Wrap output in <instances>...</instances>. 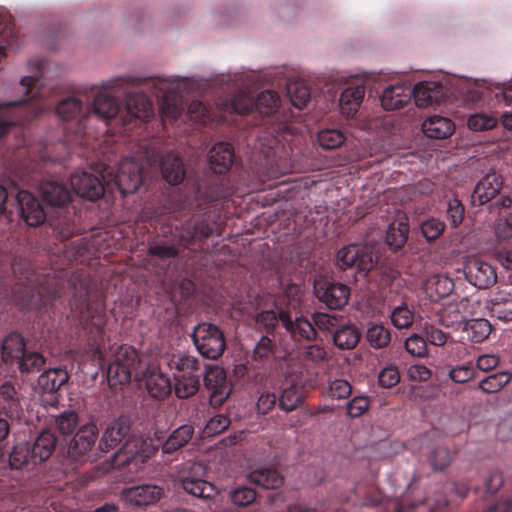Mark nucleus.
Listing matches in <instances>:
<instances>
[{"label":"nucleus","instance_id":"1","mask_svg":"<svg viewBox=\"0 0 512 512\" xmlns=\"http://www.w3.org/2000/svg\"><path fill=\"white\" fill-rule=\"evenodd\" d=\"M143 87L154 95L160 104L163 117L177 120L182 114V92L185 82L163 77L121 76L103 83L93 94L90 104L84 106L78 97L62 99L56 106V112L65 121L74 120L65 129L73 132L71 141L76 145H88L86 122L92 118L106 124L120 116L123 125H129L133 119L148 120L152 114V102L144 93H131V88Z\"/></svg>","mask_w":512,"mask_h":512},{"label":"nucleus","instance_id":"2","mask_svg":"<svg viewBox=\"0 0 512 512\" xmlns=\"http://www.w3.org/2000/svg\"><path fill=\"white\" fill-rule=\"evenodd\" d=\"M44 62L40 59L29 61V70L33 75L21 79L25 88V97L17 101L0 103V137L6 135L14 125H24L38 117L44 110L40 102L42 89L38 87L43 74Z\"/></svg>","mask_w":512,"mask_h":512},{"label":"nucleus","instance_id":"3","mask_svg":"<svg viewBox=\"0 0 512 512\" xmlns=\"http://www.w3.org/2000/svg\"><path fill=\"white\" fill-rule=\"evenodd\" d=\"M130 429L129 420L124 417L113 421L100 438L99 449L102 452H108L124 441L123 446L115 455V465L137 471L140 465L144 463L145 457L141 451L140 441L130 439Z\"/></svg>","mask_w":512,"mask_h":512},{"label":"nucleus","instance_id":"4","mask_svg":"<svg viewBox=\"0 0 512 512\" xmlns=\"http://www.w3.org/2000/svg\"><path fill=\"white\" fill-rule=\"evenodd\" d=\"M207 467L201 461H187L178 469L177 478L182 489L191 496L203 500H213L219 495V489L206 481Z\"/></svg>","mask_w":512,"mask_h":512},{"label":"nucleus","instance_id":"5","mask_svg":"<svg viewBox=\"0 0 512 512\" xmlns=\"http://www.w3.org/2000/svg\"><path fill=\"white\" fill-rule=\"evenodd\" d=\"M139 365L140 358L138 352L132 346H119L107 366L109 386L112 389H117L129 384L132 377L138 379Z\"/></svg>","mask_w":512,"mask_h":512},{"label":"nucleus","instance_id":"6","mask_svg":"<svg viewBox=\"0 0 512 512\" xmlns=\"http://www.w3.org/2000/svg\"><path fill=\"white\" fill-rule=\"evenodd\" d=\"M473 205L491 203L494 208H511L512 198L507 187L503 185V178L496 172L486 174L475 186L471 195Z\"/></svg>","mask_w":512,"mask_h":512},{"label":"nucleus","instance_id":"7","mask_svg":"<svg viewBox=\"0 0 512 512\" xmlns=\"http://www.w3.org/2000/svg\"><path fill=\"white\" fill-rule=\"evenodd\" d=\"M106 325V313L103 308L87 307L86 314L83 316V328L89 334L90 359L104 368L105 357L102 351L104 338V327Z\"/></svg>","mask_w":512,"mask_h":512},{"label":"nucleus","instance_id":"8","mask_svg":"<svg viewBox=\"0 0 512 512\" xmlns=\"http://www.w3.org/2000/svg\"><path fill=\"white\" fill-rule=\"evenodd\" d=\"M62 288L60 281L47 274L36 289L24 287L25 297L19 301V304L24 309L46 311L52 302L60 297Z\"/></svg>","mask_w":512,"mask_h":512},{"label":"nucleus","instance_id":"9","mask_svg":"<svg viewBox=\"0 0 512 512\" xmlns=\"http://www.w3.org/2000/svg\"><path fill=\"white\" fill-rule=\"evenodd\" d=\"M280 97L277 92L272 90L262 91L256 99L248 96L236 98L230 107L240 115L259 114L263 117L273 116L279 107ZM229 107L226 101V109Z\"/></svg>","mask_w":512,"mask_h":512},{"label":"nucleus","instance_id":"10","mask_svg":"<svg viewBox=\"0 0 512 512\" xmlns=\"http://www.w3.org/2000/svg\"><path fill=\"white\" fill-rule=\"evenodd\" d=\"M107 168L104 167L102 172L113 177V181L123 195L135 193L143 183L145 165L136 158H123L115 174L107 172Z\"/></svg>","mask_w":512,"mask_h":512},{"label":"nucleus","instance_id":"11","mask_svg":"<svg viewBox=\"0 0 512 512\" xmlns=\"http://www.w3.org/2000/svg\"><path fill=\"white\" fill-rule=\"evenodd\" d=\"M376 263L373 248L368 245L350 244L337 252L336 264L342 269L355 268L366 274Z\"/></svg>","mask_w":512,"mask_h":512},{"label":"nucleus","instance_id":"12","mask_svg":"<svg viewBox=\"0 0 512 512\" xmlns=\"http://www.w3.org/2000/svg\"><path fill=\"white\" fill-rule=\"evenodd\" d=\"M314 293L328 308L339 310L348 303L350 288L332 279L319 277L314 281Z\"/></svg>","mask_w":512,"mask_h":512},{"label":"nucleus","instance_id":"13","mask_svg":"<svg viewBox=\"0 0 512 512\" xmlns=\"http://www.w3.org/2000/svg\"><path fill=\"white\" fill-rule=\"evenodd\" d=\"M98 434V427L95 423L81 425L68 444V457L74 462H83L88 459Z\"/></svg>","mask_w":512,"mask_h":512},{"label":"nucleus","instance_id":"14","mask_svg":"<svg viewBox=\"0 0 512 512\" xmlns=\"http://www.w3.org/2000/svg\"><path fill=\"white\" fill-rule=\"evenodd\" d=\"M466 280L478 289H488L497 282L496 268L479 258H470L464 264Z\"/></svg>","mask_w":512,"mask_h":512},{"label":"nucleus","instance_id":"15","mask_svg":"<svg viewBox=\"0 0 512 512\" xmlns=\"http://www.w3.org/2000/svg\"><path fill=\"white\" fill-rule=\"evenodd\" d=\"M19 214L22 220L31 227H37L44 223L46 213L39 200L27 190H19L16 194Z\"/></svg>","mask_w":512,"mask_h":512},{"label":"nucleus","instance_id":"16","mask_svg":"<svg viewBox=\"0 0 512 512\" xmlns=\"http://www.w3.org/2000/svg\"><path fill=\"white\" fill-rule=\"evenodd\" d=\"M163 494V487L147 483L125 488L122 491V498L130 505L145 507L156 504L162 498Z\"/></svg>","mask_w":512,"mask_h":512},{"label":"nucleus","instance_id":"17","mask_svg":"<svg viewBox=\"0 0 512 512\" xmlns=\"http://www.w3.org/2000/svg\"><path fill=\"white\" fill-rule=\"evenodd\" d=\"M74 192L82 198L94 201L104 194V186L100 177L86 171H76L70 177Z\"/></svg>","mask_w":512,"mask_h":512},{"label":"nucleus","instance_id":"18","mask_svg":"<svg viewBox=\"0 0 512 512\" xmlns=\"http://www.w3.org/2000/svg\"><path fill=\"white\" fill-rule=\"evenodd\" d=\"M280 320L282 326L290 334L291 338L296 341H312L316 338V329L309 319L300 316L293 321L288 311L280 310Z\"/></svg>","mask_w":512,"mask_h":512},{"label":"nucleus","instance_id":"19","mask_svg":"<svg viewBox=\"0 0 512 512\" xmlns=\"http://www.w3.org/2000/svg\"><path fill=\"white\" fill-rule=\"evenodd\" d=\"M148 394L157 400H164L172 392L171 379L158 367L151 366L143 374Z\"/></svg>","mask_w":512,"mask_h":512},{"label":"nucleus","instance_id":"20","mask_svg":"<svg viewBox=\"0 0 512 512\" xmlns=\"http://www.w3.org/2000/svg\"><path fill=\"white\" fill-rule=\"evenodd\" d=\"M444 87L440 82L423 81L417 83L411 90V97L418 107H428L439 104L444 98Z\"/></svg>","mask_w":512,"mask_h":512},{"label":"nucleus","instance_id":"21","mask_svg":"<svg viewBox=\"0 0 512 512\" xmlns=\"http://www.w3.org/2000/svg\"><path fill=\"white\" fill-rule=\"evenodd\" d=\"M204 386L210 391L211 407H221L224 404V368L217 365L208 366L204 375Z\"/></svg>","mask_w":512,"mask_h":512},{"label":"nucleus","instance_id":"22","mask_svg":"<svg viewBox=\"0 0 512 512\" xmlns=\"http://www.w3.org/2000/svg\"><path fill=\"white\" fill-rule=\"evenodd\" d=\"M166 361L174 378H200V366L196 357L179 353L167 356Z\"/></svg>","mask_w":512,"mask_h":512},{"label":"nucleus","instance_id":"23","mask_svg":"<svg viewBox=\"0 0 512 512\" xmlns=\"http://www.w3.org/2000/svg\"><path fill=\"white\" fill-rule=\"evenodd\" d=\"M423 290L427 298L438 302L453 292L454 282L446 275L434 274L424 281Z\"/></svg>","mask_w":512,"mask_h":512},{"label":"nucleus","instance_id":"24","mask_svg":"<svg viewBox=\"0 0 512 512\" xmlns=\"http://www.w3.org/2000/svg\"><path fill=\"white\" fill-rule=\"evenodd\" d=\"M39 192L43 200L51 206L62 207L71 200V193L68 188L56 181L46 180L41 182Z\"/></svg>","mask_w":512,"mask_h":512},{"label":"nucleus","instance_id":"25","mask_svg":"<svg viewBox=\"0 0 512 512\" xmlns=\"http://www.w3.org/2000/svg\"><path fill=\"white\" fill-rule=\"evenodd\" d=\"M411 100V88L404 84H395L387 87L380 98L381 106L385 110H397L404 107Z\"/></svg>","mask_w":512,"mask_h":512},{"label":"nucleus","instance_id":"26","mask_svg":"<svg viewBox=\"0 0 512 512\" xmlns=\"http://www.w3.org/2000/svg\"><path fill=\"white\" fill-rule=\"evenodd\" d=\"M56 444L57 437L50 430H43L39 433L33 444H30L34 465L48 460L55 451Z\"/></svg>","mask_w":512,"mask_h":512},{"label":"nucleus","instance_id":"27","mask_svg":"<svg viewBox=\"0 0 512 512\" xmlns=\"http://www.w3.org/2000/svg\"><path fill=\"white\" fill-rule=\"evenodd\" d=\"M195 434V428L192 424H183L174 429L167 439L162 442L161 450L163 454H173L185 447Z\"/></svg>","mask_w":512,"mask_h":512},{"label":"nucleus","instance_id":"28","mask_svg":"<svg viewBox=\"0 0 512 512\" xmlns=\"http://www.w3.org/2000/svg\"><path fill=\"white\" fill-rule=\"evenodd\" d=\"M160 168L163 178L171 185H178L185 178L184 164L181 158L172 152L161 158Z\"/></svg>","mask_w":512,"mask_h":512},{"label":"nucleus","instance_id":"29","mask_svg":"<svg viewBox=\"0 0 512 512\" xmlns=\"http://www.w3.org/2000/svg\"><path fill=\"white\" fill-rule=\"evenodd\" d=\"M455 126L451 119L432 115L422 123V130L428 138L446 139L452 135Z\"/></svg>","mask_w":512,"mask_h":512},{"label":"nucleus","instance_id":"30","mask_svg":"<svg viewBox=\"0 0 512 512\" xmlns=\"http://www.w3.org/2000/svg\"><path fill=\"white\" fill-rule=\"evenodd\" d=\"M17 46V34L14 30L12 16L4 8H0V63L8 49Z\"/></svg>","mask_w":512,"mask_h":512},{"label":"nucleus","instance_id":"31","mask_svg":"<svg viewBox=\"0 0 512 512\" xmlns=\"http://www.w3.org/2000/svg\"><path fill=\"white\" fill-rule=\"evenodd\" d=\"M364 95L365 87L363 85L344 89L339 98L341 112L347 117H353L357 113Z\"/></svg>","mask_w":512,"mask_h":512},{"label":"nucleus","instance_id":"32","mask_svg":"<svg viewBox=\"0 0 512 512\" xmlns=\"http://www.w3.org/2000/svg\"><path fill=\"white\" fill-rule=\"evenodd\" d=\"M28 350L22 335L17 332H12L3 340L2 358L7 364L14 365V362Z\"/></svg>","mask_w":512,"mask_h":512},{"label":"nucleus","instance_id":"33","mask_svg":"<svg viewBox=\"0 0 512 512\" xmlns=\"http://www.w3.org/2000/svg\"><path fill=\"white\" fill-rule=\"evenodd\" d=\"M69 379L68 372L61 368H52L45 370L38 377V387L43 393H54L60 389Z\"/></svg>","mask_w":512,"mask_h":512},{"label":"nucleus","instance_id":"34","mask_svg":"<svg viewBox=\"0 0 512 512\" xmlns=\"http://www.w3.org/2000/svg\"><path fill=\"white\" fill-rule=\"evenodd\" d=\"M305 398V390L301 381L292 382L284 388L279 397V408L285 412L297 409Z\"/></svg>","mask_w":512,"mask_h":512},{"label":"nucleus","instance_id":"35","mask_svg":"<svg viewBox=\"0 0 512 512\" xmlns=\"http://www.w3.org/2000/svg\"><path fill=\"white\" fill-rule=\"evenodd\" d=\"M8 464L13 470L29 468L34 465L33 456L31 454L30 443H16L8 452Z\"/></svg>","mask_w":512,"mask_h":512},{"label":"nucleus","instance_id":"36","mask_svg":"<svg viewBox=\"0 0 512 512\" xmlns=\"http://www.w3.org/2000/svg\"><path fill=\"white\" fill-rule=\"evenodd\" d=\"M489 309L499 320L512 321V295L504 291L495 293L489 300Z\"/></svg>","mask_w":512,"mask_h":512},{"label":"nucleus","instance_id":"37","mask_svg":"<svg viewBox=\"0 0 512 512\" xmlns=\"http://www.w3.org/2000/svg\"><path fill=\"white\" fill-rule=\"evenodd\" d=\"M251 482L265 489H276L283 483V477L273 467H261L249 474Z\"/></svg>","mask_w":512,"mask_h":512},{"label":"nucleus","instance_id":"38","mask_svg":"<svg viewBox=\"0 0 512 512\" xmlns=\"http://www.w3.org/2000/svg\"><path fill=\"white\" fill-rule=\"evenodd\" d=\"M360 340V332L354 325H343L333 334V342L342 350H351L357 346Z\"/></svg>","mask_w":512,"mask_h":512},{"label":"nucleus","instance_id":"39","mask_svg":"<svg viewBox=\"0 0 512 512\" xmlns=\"http://www.w3.org/2000/svg\"><path fill=\"white\" fill-rule=\"evenodd\" d=\"M463 331L467 334V339L481 343L488 338L492 331L490 322L484 318L467 320L463 326Z\"/></svg>","mask_w":512,"mask_h":512},{"label":"nucleus","instance_id":"40","mask_svg":"<svg viewBox=\"0 0 512 512\" xmlns=\"http://www.w3.org/2000/svg\"><path fill=\"white\" fill-rule=\"evenodd\" d=\"M14 364L22 375H28L41 371L45 365V358L40 352L28 350Z\"/></svg>","mask_w":512,"mask_h":512},{"label":"nucleus","instance_id":"41","mask_svg":"<svg viewBox=\"0 0 512 512\" xmlns=\"http://www.w3.org/2000/svg\"><path fill=\"white\" fill-rule=\"evenodd\" d=\"M286 92L291 104L298 109L306 107L310 100V90L303 81H289Z\"/></svg>","mask_w":512,"mask_h":512},{"label":"nucleus","instance_id":"42","mask_svg":"<svg viewBox=\"0 0 512 512\" xmlns=\"http://www.w3.org/2000/svg\"><path fill=\"white\" fill-rule=\"evenodd\" d=\"M0 397L7 403V406H5L7 414L11 417L18 416L19 412L22 411L20 394L11 381H5L0 385Z\"/></svg>","mask_w":512,"mask_h":512},{"label":"nucleus","instance_id":"43","mask_svg":"<svg viewBox=\"0 0 512 512\" xmlns=\"http://www.w3.org/2000/svg\"><path fill=\"white\" fill-rule=\"evenodd\" d=\"M366 339L371 347L381 349L391 341L390 330L382 324L369 323L366 330Z\"/></svg>","mask_w":512,"mask_h":512},{"label":"nucleus","instance_id":"44","mask_svg":"<svg viewBox=\"0 0 512 512\" xmlns=\"http://www.w3.org/2000/svg\"><path fill=\"white\" fill-rule=\"evenodd\" d=\"M409 226L407 223L399 222L397 226L391 224L386 233V243L389 248L396 252L403 248L408 238Z\"/></svg>","mask_w":512,"mask_h":512},{"label":"nucleus","instance_id":"45","mask_svg":"<svg viewBox=\"0 0 512 512\" xmlns=\"http://www.w3.org/2000/svg\"><path fill=\"white\" fill-rule=\"evenodd\" d=\"M511 379L512 374L508 371L493 373L481 380L478 388L487 394L496 393L506 386Z\"/></svg>","mask_w":512,"mask_h":512},{"label":"nucleus","instance_id":"46","mask_svg":"<svg viewBox=\"0 0 512 512\" xmlns=\"http://www.w3.org/2000/svg\"><path fill=\"white\" fill-rule=\"evenodd\" d=\"M206 358L216 359L224 353V334L219 329L216 334L206 342H201L196 347Z\"/></svg>","mask_w":512,"mask_h":512},{"label":"nucleus","instance_id":"47","mask_svg":"<svg viewBox=\"0 0 512 512\" xmlns=\"http://www.w3.org/2000/svg\"><path fill=\"white\" fill-rule=\"evenodd\" d=\"M439 322L441 325L452 328V329H462L467 320H465L464 315L460 312V310L455 306H448L441 310L438 314Z\"/></svg>","mask_w":512,"mask_h":512},{"label":"nucleus","instance_id":"48","mask_svg":"<svg viewBox=\"0 0 512 512\" xmlns=\"http://www.w3.org/2000/svg\"><path fill=\"white\" fill-rule=\"evenodd\" d=\"M345 140V135L337 129H324L317 135L319 145L326 150L339 148L344 144Z\"/></svg>","mask_w":512,"mask_h":512},{"label":"nucleus","instance_id":"49","mask_svg":"<svg viewBox=\"0 0 512 512\" xmlns=\"http://www.w3.org/2000/svg\"><path fill=\"white\" fill-rule=\"evenodd\" d=\"M174 392L180 399H186L196 394L200 387L199 377L174 378Z\"/></svg>","mask_w":512,"mask_h":512},{"label":"nucleus","instance_id":"50","mask_svg":"<svg viewBox=\"0 0 512 512\" xmlns=\"http://www.w3.org/2000/svg\"><path fill=\"white\" fill-rule=\"evenodd\" d=\"M55 424L60 434L70 435L79 425L78 414L73 410H66L56 417Z\"/></svg>","mask_w":512,"mask_h":512},{"label":"nucleus","instance_id":"51","mask_svg":"<svg viewBox=\"0 0 512 512\" xmlns=\"http://www.w3.org/2000/svg\"><path fill=\"white\" fill-rule=\"evenodd\" d=\"M391 323L397 329H406L414 321V312L406 305L402 304L395 307L390 315Z\"/></svg>","mask_w":512,"mask_h":512},{"label":"nucleus","instance_id":"52","mask_svg":"<svg viewBox=\"0 0 512 512\" xmlns=\"http://www.w3.org/2000/svg\"><path fill=\"white\" fill-rule=\"evenodd\" d=\"M445 223L438 218L430 217L421 223L420 229L427 242L437 240L445 230Z\"/></svg>","mask_w":512,"mask_h":512},{"label":"nucleus","instance_id":"53","mask_svg":"<svg viewBox=\"0 0 512 512\" xmlns=\"http://www.w3.org/2000/svg\"><path fill=\"white\" fill-rule=\"evenodd\" d=\"M275 349L274 341L268 335H263L253 350L252 359L254 361L269 360L274 356Z\"/></svg>","mask_w":512,"mask_h":512},{"label":"nucleus","instance_id":"54","mask_svg":"<svg viewBox=\"0 0 512 512\" xmlns=\"http://www.w3.org/2000/svg\"><path fill=\"white\" fill-rule=\"evenodd\" d=\"M208 164L215 174L224 173V142H217L208 152Z\"/></svg>","mask_w":512,"mask_h":512},{"label":"nucleus","instance_id":"55","mask_svg":"<svg viewBox=\"0 0 512 512\" xmlns=\"http://www.w3.org/2000/svg\"><path fill=\"white\" fill-rule=\"evenodd\" d=\"M279 322L281 323L280 311L275 312L274 310H264L256 317V324L260 328H263L268 336L273 335Z\"/></svg>","mask_w":512,"mask_h":512},{"label":"nucleus","instance_id":"56","mask_svg":"<svg viewBox=\"0 0 512 512\" xmlns=\"http://www.w3.org/2000/svg\"><path fill=\"white\" fill-rule=\"evenodd\" d=\"M497 117L486 113H475L468 119V127L474 131L489 130L496 126Z\"/></svg>","mask_w":512,"mask_h":512},{"label":"nucleus","instance_id":"57","mask_svg":"<svg viewBox=\"0 0 512 512\" xmlns=\"http://www.w3.org/2000/svg\"><path fill=\"white\" fill-rule=\"evenodd\" d=\"M465 208L457 198L448 201L446 217L451 227H459L464 220Z\"/></svg>","mask_w":512,"mask_h":512},{"label":"nucleus","instance_id":"58","mask_svg":"<svg viewBox=\"0 0 512 512\" xmlns=\"http://www.w3.org/2000/svg\"><path fill=\"white\" fill-rule=\"evenodd\" d=\"M352 393L351 384L344 379L331 381L326 390V395L332 399H346Z\"/></svg>","mask_w":512,"mask_h":512},{"label":"nucleus","instance_id":"59","mask_svg":"<svg viewBox=\"0 0 512 512\" xmlns=\"http://www.w3.org/2000/svg\"><path fill=\"white\" fill-rule=\"evenodd\" d=\"M404 347L406 351L414 357H425L428 353L427 342L425 337L413 334L405 341Z\"/></svg>","mask_w":512,"mask_h":512},{"label":"nucleus","instance_id":"60","mask_svg":"<svg viewBox=\"0 0 512 512\" xmlns=\"http://www.w3.org/2000/svg\"><path fill=\"white\" fill-rule=\"evenodd\" d=\"M475 369L471 364L458 365L449 369L448 377L455 383H466L475 377Z\"/></svg>","mask_w":512,"mask_h":512},{"label":"nucleus","instance_id":"61","mask_svg":"<svg viewBox=\"0 0 512 512\" xmlns=\"http://www.w3.org/2000/svg\"><path fill=\"white\" fill-rule=\"evenodd\" d=\"M231 499L237 506H248L256 499V492L250 487H238L231 493Z\"/></svg>","mask_w":512,"mask_h":512},{"label":"nucleus","instance_id":"62","mask_svg":"<svg viewBox=\"0 0 512 512\" xmlns=\"http://www.w3.org/2000/svg\"><path fill=\"white\" fill-rule=\"evenodd\" d=\"M400 381V374L396 366L389 365L383 368L378 375V383L383 388H392Z\"/></svg>","mask_w":512,"mask_h":512},{"label":"nucleus","instance_id":"63","mask_svg":"<svg viewBox=\"0 0 512 512\" xmlns=\"http://www.w3.org/2000/svg\"><path fill=\"white\" fill-rule=\"evenodd\" d=\"M219 328L211 323H201L195 327L192 333V339L197 347L201 342H206L216 334Z\"/></svg>","mask_w":512,"mask_h":512},{"label":"nucleus","instance_id":"64","mask_svg":"<svg viewBox=\"0 0 512 512\" xmlns=\"http://www.w3.org/2000/svg\"><path fill=\"white\" fill-rule=\"evenodd\" d=\"M370 401L367 396H356L347 404V414L352 418L363 415L369 408Z\"/></svg>","mask_w":512,"mask_h":512}]
</instances>
